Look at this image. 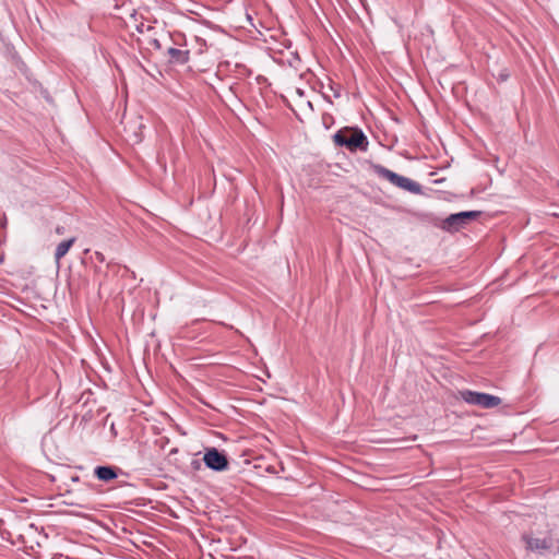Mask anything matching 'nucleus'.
<instances>
[{"label": "nucleus", "instance_id": "obj_5", "mask_svg": "<svg viewBox=\"0 0 559 559\" xmlns=\"http://www.w3.org/2000/svg\"><path fill=\"white\" fill-rule=\"evenodd\" d=\"M203 462L207 468L214 472H224L229 466L227 455L214 447L205 449Z\"/></svg>", "mask_w": 559, "mask_h": 559}, {"label": "nucleus", "instance_id": "obj_6", "mask_svg": "<svg viewBox=\"0 0 559 559\" xmlns=\"http://www.w3.org/2000/svg\"><path fill=\"white\" fill-rule=\"evenodd\" d=\"M523 540L526 544V548L531 551H535L538 554H543L546 550H549L554 546L552 538H534L528 535L522 536Z\"/></svg>", "mask_w": 559, "mask_h": 559}, {"label": "nucleus", "instance_id": "obj_3", "mask_svg": "<svg viewBox=\"0 0 559 559\" xmlns=\"http://www.w3.org/2000/svg\"><path fill=\"white\" fill-rule=\"evenodd\" d=\"M460 395L464 402L471 405H477L483 408H493L501 403V399L488 393L463 390Z\"/></svg>", "mask_w": 559, "mask_h": 559}, {"label": "nucleus", "instance_id": "obj_4", "mask_svg": "<svg viewBox=\"0 0 559 559\" xmlns=\"http://www.w3.org/2000/svg\"><path fill=\"white\" fill-rule=\"evenodd\" d=\"M480 215L478 211H465L449 215L442 222V228L447 231H459L464 228L471 221L476 219Z\"/></svg>", "mask_w": 559, "mask_h": 559}, {"label": "nucleus", "instance_id": "obj_15", "mask_svg": "<svg viewBox=\"0 0 559 559\" xmlns=\"http://www.w3.org/2000/svg\"><path fill=\"white\" fill-rule=\"evenodd\" d=\"M136 31H138L139 33H143V32H144V24L138 25V26H136Z\"/></svg>", "mask_w": 559, "mask_h": 559}, {"label": "nucleus", "instance_id": "obj_14", "mask_svg": "<svg viewBox=\"0 0 559 559\" xmlns=\"http://www.w3.org/2000/svg\"><path fill=\"white\" fill-rule=\"evenodd\" d=\"M56 233H57L58 235H62V234L64 233V227H62V226H58V227L56 228Z\"/></svg>", "mask_w": 559, "mask_h": 559}, {"label": "nucleus", "instance_id": "obj_9", "mask_svg": "<svg viewBox=\"0 0 559 559\" xmlns=\"http://www.w3.org/2000/svg\"><path fill=\"white\" fill-rule=\"evenodd\" d=\"M75 240L76 239L74 237H72V238H70L68 240L61 241L57 246L56 251H55V259H56L57 262H59L68 253V251L73 246Z\"/></svg>", "mask_w": 559, "mask_h": 559}, {"label": "nucleus", "instance_id": "obj_2", "mask_svg": "<svg viewBox=\"0 0 559 559\" xmlns=\"http://www.w3.org/2000/svg\"><path fill=\"white\" fill-rule=\"evenodd\" d=\"M373 171L380 178L388 180L390 183L400 189H403L414 194L421 193V186L418 182L402 175H399L382 165H373Z\"/></svg>", "mask_w": 559, "mask_h": 559}, {"label": "nucleus", "instance_id": "obj_8", "mask_svg": "<svg viewBox=\"0 0 559 559\" xmlns=\"http://www.w3.org/2000/svg\"><path fill=\"white\" fill-rule=\"evenodd\" d=\"M168 55L171 61L183 64L189 61V51L181 50L178 48L170 47L168 49Z\"/></svg>", "mask_w": 559, "mask_h": 559}, {"label": "nucleus", "instance_id": "obj_13", "mask_svg": "<svg viewBox=\"0 0 559 559\" xmlns=\"http://www.w3.org/2000/svg\"><path fill=\"white\" fill-rule=\"evenodd\" d=\"M191 465L193 468L199 469L201 467V463L197 460L192 461Z\"/></svg>", "mask_w": 559, "mask_h": 559}, {"label": "nucleus", "instance_id": "obj_17", "mask_svg": "<svg viewBox=\"0 0 559 559\" xmlns=\"http://www.w3.org/2000/svg\"><path fill=\"white\" fill-rule=\"evenodd\" d=\"M70 506H80V507H83L82 504H78V503H73V502H70Z\"/></svg>", "mask_w": 559, "mask_h": 559}, {"label": "nucleus", "instance_id": "obj_10", "mask_svg": "<svg viewBox=\"0 0 559 559\" xmlns=\"http://www.w3.org/2000/svg\"><path fill=\"white\" fill-rule=\"evenodd\" d=\"M148 43H150V45H151L152 47H154L155 49H160V43H159V40H158V39H156V38H151V39L148 40Z\"/></svg>", "mask_w": 559, "mask_h": 559}, {"label": "nucleus", "instance_id": "obj_12", "mask_svg": "<svg viewBox=\"0 0 559 559\" xmlns=\"http://www.w3.org/2000/svg\"><path fill=\"white\" fill-rule=\"evenodd\" d=\"M330 90L333 91L334 97L337 98L341 96L340 88H334L332 85H330Z\"/></svg>", "mask_w": 559, "mask_h": 559}, {"label": "nucleus", "instance_id": "obj_7", "mask_svg": "<svg viewBox=\"0 0 559 559\" xmlns=\"http://www.w3.org/2000/svg\"><path fill=\"white\" fill-rule=\"evenodd\" d=\"M94 475L102 481H110L118 477L117 467L110 465L96 466Z\"/></svg>", "mask_w": 559, "mask_h": 559}, {"label": "nucleus", "instance_id": "obj_16", "mask_svg": "<svg viewBox=\"0 0 559 559\" xmlns=\"http://www.w3.org/2000/svg\"><path fill=\"white\" fill-rule=\"evenodd\" d=\"M152 29H153L152 26H150V25L146 26V31H152Z\"/></svg>", "mask_w": 559, "mask_h": 559}, {"label": "nucleus", "instance_id": "obj_1", "mask_svg": "<svg viewBox=\"0 0 559 559\" xmlns=\"http://www.w3.org/2000/svg\"><path fill=\"white\" fill-rule=\"evenodd\" d=\"M333 139L337 146H344L352 152L366 151L368 146L367 136L359 129L344 128L338 130Z\"/></svg>", "mask_w": 559, "mask_h": 559}, {"label": "nucleus", "instance_id": "obj_11", "mask_svg": "<svg viewBox=\"0 0 559 559\" xmlns=\"http://www.w3.org/2000/svg\"><path fill=\"white\" fill-rule=\"evenodd\" d=\"M95 258H96V260H97V261H99V262H104V261H105V257H104V254H103V253H100V252H95Z\"/></svg>", "mask_w": 559, "mask_h": 559}]
</instances>
